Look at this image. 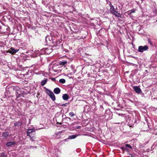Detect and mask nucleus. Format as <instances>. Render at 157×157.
<instances>
[{"mask_svg": "<svg viewBox=\"0 0 157 157\" xmlns=\"http://www.w3.org/2000/svg\"><path fill=\"white\" fill-rule=\"evenodd\" d=\"M31 140L32 141H34V140L32 138H31Z\"/></svg>", "mask_w": 157, "mask_h": 157, "instance_id": "27", "label": "nucleus"}, {"mask_svg": "<svg viewBox=\"0 0 157 157\" xmlns=\"http://www.w3.org/2000/svg\"><path fill=\"white\" fill-rule=\"evenodd\" d=\"M133 88L134 90L137 93H140L141 91V89L137 86H134Z\"/></svg>", "mask_w": 157, "mask_h": 157, "instance_id": "6", "label": "nucleus"}, {"mask_svg": "<svg viewBox=\"0 0 157 157\" xmlns=\"http://www.w3.org/2000/svg\"><path fill=\"white\" fill-rule=\"evenodd\" d=\"M62 98L64 100H67L69 99V96L67 94H65L63 95Z\"/></svg>", "mask_w": 157, "mask_h": 157, "instance_id": "11", "label": "nucleus"}, {"mask_svg": "<svg viewBox=\"0 0 157 157\" xmlns=\"http://www.w3.org/2000/svg\"><path fill=\"white\" fill-rule=\"evenodd\" d=\"M156 22H157V20H156Z\"/></svg>", "mask_w": 157, "mask_h": 157, "instance_id": "33", "label": "nucleus"}, {"mask_svg": "<svg viewBox=\"0 0 157 157\" xmlns=\"http://www.w3.org/2000/svg\"><path fill=\"white\" fill-rule=\"evenodd\" d=\"M10 52V53H11L14 54L18 51V50H15L14 48H11Z\"/></svg>", "mask_w": 157, "mask_h": 157, "instance_id": "12", "label": "nucleus"}, {"mask_svg": "<svg viewBox=\"0 0 157 157\" xmlns=\"http://www.w3.org/2000/svg\"><path fill=\"white\" fill-rule=\"evenodd\" d=\"M41 129V128H39V129Z\"/></svg>", "mask_w": 157, "mask_h": 157, "instance_id": "32", "label": "nucleus"}, {"mask_svg": "<svg viewBox=\"0 0 157 157\" xmlns=\"http://www.w3.org/2000/svg\"><path fill=\"white\" fill-rule=\"evenodd\" d=\"M136 10L134 9H132L131 10V11L128 13V15H131L132 13H134L135 12Z\"/></svg>", "mask_w": 157, "mask_h": 157, "instance_id": "18", "label": "nucleus"}, {"mask_svg": "<svg viewBox=\"0 0 157 157\" xmlns=\"http://www.w3.org/2000/svg\"><path fill=\"white\" fill-rule=\"evenodd\" d=\"M16 144L14 141L10 142L7 143L6 144V146L7 147H11L12 145H14Z\"/></svg>", "mask_w": 157, "mask_h": 157, "instance_id": "9", "label": "nucleus"}, {"mask_svg": "<svg viewBox=\"0 0 157 157\" xmlns=\"http://www.w3.org/2000/svg\"><path fill=\"white\" fill-rule=\"evenodd\" d=\"M35 129L34 128L28 129L27 131V136L31 137L30 136V134L32 132H35Z\"/></svg>", "mask_w": 157, "mask_h": 157, "instance_id": "7", "label": "nucleus"}, {"mask_svg": "<svg viewBox=\"0 0 157 157\" xmlns=\"http://www.w3.org/2000/svg\"><path fill=\"white\" fill-rule=\"evenodd\" d=\"M110 11L111 13L114 14L116 17H121V14L120 13H119L116 11L114 8V6L111 4L110 5Z\"/></svg>", "mask_w": 157, "mask_h": 157, "instance_id": "2", "label": "nucleus"}, {"mask_svg": "<svg viewBox=\"0 0 157 157\" xmlns=\"http://www.w3.org/2000/svg\"><path fill=\"white\" fill-rule=\"evenodd\" d=\"M126 147L129 148L131 149H132V147L130 145L128 144H126L125 145Z\"/></svg>", "mask_w": 157, "mask_h": 157, "instance_id": "20", "label": "nucleus"}, {"mask_svg": "<svg viewBox=\"0 0 157 157\" xmlns=\"http://www.w3.org/2000/svg\"><path fill=\"white\" fill-rule=\"evenodd\" d=\"M60 91L61 90L59 88L56 87L54 89L53 91L55 94H58L60 93Z\"/></svg>", "mask_w": 157, "mask_h": 157, "instance_id": "10", "label": "nucleus"}, {"mask_svg": "<svg viewBox=\"0 0 157 157\" xmlns=\"http://www.w3.org/2000/svg\"><path fill=\"white\" fill-rule=\"evenodd\" d=\"M155 11L156 13H157V8H156L155 9Z\"/></svg>", "mask_w": 157, "mask_h": 157, "instance_id": "26", "label": "nucleus"}, {"mask_svg": "<svg viewBox=\"0 0 157 157\" xmlns=\"http://www.w3.org/2000/svg\"><path fill=\"white\" fill-rule=\"evenodd\" d=\"M52 50L50 48H44L40 50H35V53L36 54H38L40 52L42 54H49L50 53L52 52Z\"/></svg>", "mask_w": 157, "mask_h": 157, "instance_id": "1", "label": "nucleus"}, {"mask_svg": "<svg viewBox=\"0 0 157 157\" xmlns=\"http://www.w3.org/2000/svg\"><path fill=\"white\" fill-rule=\"evenodd\" d=\"M77 136V135H76L69 136L68 139H74L76 138Z\"/></svg>", "mask_w": 157, "mask_h": 157, "instance_id": "13", "label": "nucleus"}, {"mask_svg": "<svg viewBox=\"0 0 157 157\" xmlns=\"http://www.w3.org/2000/svg\"><path fill=\"white\" fill-rule=\"evenodd\" d=\"M33 147H33V146H30V147H31V148H33Z\"/></svg>", "mask_w": 157, "mask_h": 157, "instance_id": "29", "label": "nucleus"}, {"mask_svg": "<svg viewBox=\"0 0 157 157\" xmlns=\"http://www.w3.org/2000/svg\"><path fill=\"white\" fill-rule=\"evenodd\" d=\"M81 128V127L80 126H78L76 128L77 129H79L80 128Z\"/></svg>", "mask_w": 157, "mask_h": 157, "instance_id": "24", "label": "nucleus"}, {"mask_svg": "<svg viewBox=\"0 0 157 157\" xmlns=\"http://www.w3.org/2000/svg\"><path fill=\"white\" fill-rule=\"evenodd\" d=\"M121 148L122 149V150H124V149H126V148H125L124 147H121Z\"/></svg>", "mask_w": 157, "mask_h": 157, "instance_id": "25", "label": "nucleus"}, {"mask_svg": "<svg viewBox=\"0 0 157 157\" xmlns=\"http://www.w3.org/2000/svg\"><path fill=\"white\" fill-rule=\"evenodd\" d=\"M51 79L53 81H55L56 80L55 78H52Z\"/></svg>", "mask_w": 157, "mask_h": 157, "instance_id": "23", "label": "nucleus"}, {"mask_svg": "<svg viewBox=\"0 0 157 157\" xmlns=\"http://www.w3.org/2000/svg\"><path fill=\"white\" fill-rule=\"evenodd\" d=\"M52 40V37L50 35H48L46 37L45 40L47 43L50 42Z\"/></svg>", "mask_w": 157, "mask_h": 157, "instance_id": "8", "label": "nucleus"}, {"mask_svg": "<svg viewBox=\"0 0 157 157\" xmlns=\"http://www.w3.org/2000/svg\"><path fill=\"white\" fill-rule=\"evenodd\" d=\"M148 49V46L147 45L140 46L138 47V51L140 52H143L144 51L147 50Z\"/></svg>", "mask_w": 157, "mask_h": 157, "instance_id": "4", "label": "nucleus"}, {"mask_svg": "<svg viewBox=\"0 0 157 157\" xmlns=\"http://www.w3.org/2000/svg\"><path fill=\"white\" fill-rule=\"evenodd\" d=\"M67 63V62L65 61L61 62L59 63V64L60 65H64L66 64Z\"/></svg>", "mask_w": 157, "mask_h": 157, "instance_id": "17", "label": "nucleus"}, {"mask_svg": "<svg viewBox=\"0 0 157 157\" xmlns=\"http://www.w3.org/2000/svg\"><path fill=\"white\" fill-rule=\"evenodd\" d=\"M69 104V103H66L65 104H63L61 105L62 106L64 107V106H67V105H68Z\"/></svg>", "mask_w": 157, "mask_h": 157, "instance_id": "22", "label": "nucleus"}, {"mask_svg": "<svg viewBox=\"0 0 157 157\" xmlns=\"http://www.w3.org/2000/svg\"><path fill=\"white\" fill-rule=\"evenodd\" d=\"M67 118H68L70 120H71V118L70 117H68Z\"/></svg>", "mask_w": 157, "mask_h": 157, "instance_id": "28", "label": "nucleus"}, {"mask_svg": "<svg viewBox=\"0 0 157 157\" xmlns=\"http://www.w3.org/2000/svg\"><path fill=\"white\" fill-rule=\"evenodd\" d=\"M9 136V133L8 132H5L3 133L2 137L3 139H6Z\"/></svg>", "mask_w": 157, "mask_h": 157, "instance_id": "5", "label": "nucleus"}, {"mask_svg": "<svg viewBox=\"0 0 157 157\" xmlns=\"http://www.w3.org/2000/svg\"><path fill=\"white\" fill-rule=\"evenodd\" d=\"M59 82L62 83H64L66 82V81L65 79L61 78L59 79Z\"/></svg>", "mask_w": 157, "mask_h": 157, "instance_id": "16", "label": "nucleus"}, {"mask_svg": "<svg viewBox=\"0 0 157 157\" xmlns=\"http://www.w3.org/2000/svg\"><path fill=\"white\" fill-rule=\"evenodd\" d=\"M19 95H20L19 96V97H20V95H21V94H19Z\"/></svg>", "mask_w": 157, "mask_h": 157, "instance_id": "30", "label": "nucleus"}, {"mask_svg": "<svg viewBox=\"0 0 157 157\" xmlns=\"http://www.w3.org/2000/svg\"><path fill=\"white\" fill-rule=\"evenodd\" d=\"M22 123L21 122L18 121L17 122H16L14 124V125L15 126H21L22 124Z\"/></svg>", "mask_w": 157, "mask_h": 157, "instance_id": "15", "label": "nucleus"}, {"mask_svg": "<svg viewBox=\"0 0 157 157\" xmlns=\"http://www.w3.org/2000/svg\"><path fill=\"white\" fill-rule=\"evenodd\" d=\"M47 79H46L45 80H43L41 82V84L42 86H43L47 82Z\"/></svg>", "mask_w": 157, "mask_h": 157, "instance_id": "14", "label": "nucleus"}, {"mask_svg": "<svg viewBox=\"0 0 157 157\" xmlns=\"http://www.w3.org/2000/svg\"><path fill=\"white\" fill-rule=\"evenodd\" d=\"M117 124H120V123H117Z\"/></svg>", "mask_w": 157, "mask_h": 157, "instance_id": "31", "label": "nucleus"}, {"mask_svg": "<svg viewBox=\"0 0 157 157\" xmlns=\"http://www.w3.org/2000/svg\"><path fill=\"white\" fill-rule=\"evenodd\" d=\"M46 92L53 101H55V100L56 98L55 95L51 91L48 90V89H46Z\"/></svg>", "mask_w": 157, "mask_h": 157, "instance_id": "3", "label": "nucleus"}, {"mask_svg": "<svg viewBox=\"0 0 157 157\" xmlns=\"http://www.w3.org/2000/svg\"><path fill=\"white\" fill-rule=\"evenodd\" d=\"M69 115L71 117H72L75 115V114L73 112H71L69 113Z\"/></svg>", "mask_w": 157, "mask_h": 157, "instance_id": "19", "label": "nucleus"}, {"mask_svg": "<svg viewBox=\"0 0 157 157\" xmlns=\"http://www.w3.org/2000/svg\"><path fill=\"white\" fill-rule=\"evenodd\" d=\"M0 157H6V156L4 153H2L0 155Z\"/></svg>", "mask_w": 157, "mask_h": 157, "instance_id": "21", "label": "nucleus"}]
</instances>
